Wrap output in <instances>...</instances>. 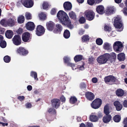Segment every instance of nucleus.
<instances>
[{
	"mask_svg": "<svg viewBox=\"0 0 127 127\" xmlns=\"http://www.w3.org/2000/svg\"><path fill=\"white\" fill-rule=\"evenodd\" d=\"M57 16L62 24L68 20L69 18L67 14L62 10L60 11L58 13Z\"/></svg>",
	"mask_w": 127,
	"mask_h": 127,
	"instance_id": "nucleus-1",
	"label": "nucleus"
},
{
	"mask_svg": "<svg viewBox=\"0 0 127 127\" xmlns=\"http://www.w3.org/2000/svg\"><path fill=\"white\" fill-rule=\"evenodd\" d=\"M114 25L116 28L119 29L118 31L120 32L123 30L122 24L120 16H118L115 18L114 21Z\"/></svg>",
	"mask_w": 127,
	"mask_h": 127,
	"instance_id": "nucleus-2",
	"label": "nucleus"
},
{
	"mask_svg": "<svg viewBox=\"0 0 127 127\" xmlns=\"http://www.w3.org/2000/svg\"><path fill=\"white\" fill-rule=\"evenodd\" d=\"M109 58V54L106 53L98 57L97 59V61L99 63L104 64L108 60Z\"/></svg>",
	"mask_w": 127,
	"mask_h": 127,
	"instance_id": "nucleus-3",
	"label": "nucleus"
},
{
	"mask_svg": "<svg viewBox=\"0 0 127 127\" xmlns=\"http://www.w3.org/2000/svg\"><path fill=\"white\" fill-rule=\"evenodd\" d=\"M84 14L87 19L89 21L93 20L95 16V13L91 10H86L84 12Z\"/></svg>",
	"mask_w": 127,
	"mask_h": 127,
	"instance_id": "nucleus-4",
	"label": "nucleus"
},
{
	"mask_svg": "<svg viewBox=\"0 0 127 127\" xmlns=\"http://www.w3.org/2000/svg\"><path fill=\"white\" fill-rule=\"evenodd\" d=\"M123 47L121 42L119 41L115 42L113 45L114 50L117 52H121L123 50Z\"/></svg>",
	"mask_w": 127,
	"mask_h": 127,
	"instance_id": "nucleus-5",
	"label": "nucleus"
},
{
	"mask_svg": "<svg viewBox=\"0 0 127 127\" xmlns=\"http://www.w3.org/2000/svg\"><path fill=\"white\" fill-rule=\"evenodd\" d=\"M102 104V100L99 98H97L94 100L91 104L92 108L95 109L98 108Z\"/></svg>",
	"mask_w": 127,
	"mask_h": 127,
	"instance_id": "nucleus-6",
	"label": "nucleus"
},
{
	"mask_svg": "<svg viewBox=\"0 0 127 127\" xmlns=\"http://www.w3.org/2000/svg\"><path fill=\"white\" fill-rule=\"evenodd\" d=\"M63 60L64 63L66 64L68 66L71 67L73 70L76 69L74 64L70 62V59L69 57L67 56H65L63 58Z\"/></svg>",
	"mask_w": 127,
	"mask_h": 127,
	"instance_id": "nucleus-7",
	"label": "nucleus"
},
{
	"mask_svg": "<svg viewBox=\"0 0 127 127\" xmlns=\"http://www.w3.org/2000/svg\"><path fill=\"white\" fill-rule=\"evenodd\" d=\"M16 18L15 16H12L11 17L6 21L7 25L9 27H13L16 22Z\"/></svg>",
	"mask_w": 127,
	"mask_h": 127,
	"instance_id": "nucleus-8",
	"label": "nucleus"
},
{
	"mask_svg": "<svg viewBox=\"0 0 127 127\" xmlns=\"http://www.w3.org/2000/svg\"><path fill=\"white\" fill-rule=\"evenodd\" d=\"M45 30L44 27L41 25H38L36 29V34L38 36H40L44 33Z\"/></svg>",
	"mask_w": 127,
	"mask_h": 127,
	"instance_id": "nucleus-9",
	"label": "nucleus"
},
{
	"mask_svg": "<svg viewBox=\"0 0 127 127\" xmlns=\"http://www.w3.org/2000/svg\"><path fill=\"white\" fill-rule=\"evenodd\" d=\"M13 43L16 45H18L21 43V37L19 35H15L12 39Z\"/></svg>",
	"mask_w": 127,
	"mask_h": 127,
	"instance_id": "nucleus-10",
	"label": "nucleus"
},
{
	"mask_svg": "<svg viewBox=\"0 0 127 127\" xmlns=\"http://www.w3.org/2000/svg\"><path fill=\"white\" fill-rule=\"evenodd\" d=\"M22 2L24 5L26 7H32L33 4L32 0H22Z\"/></svg>",
	"mask_w": 127,
	"mask_h": 127,
	"instance_id": "nucleus-11",
	"label": "nucleus"
},
{
	"mask_svg": "<svg viewBox=\"0 0 127 127\" xmlns=\"http://www.w3.org/2000/svg\"><path fill=\"white\" fill-rule=\"evenodd\" d=\"M23 40L25 42H28L31 39L30 34L28 32H26L23 34L22 35Z\"/></svg>",
	"mask_w": 127,
	"mask_h": 127,
	"instance_id": "nucleus-12",
	"label": "nucleus"
},
{
	"mask_svg": "<svg viewBox=\"0 0 127 127\" xmlns=\"http://www.w3.org/2000/svg\"><path fill=\"white\" fill-rule=\"evenodd\" d=\"M117 80V79L116 78L112 76H109L106 77L105 79V81L106 83L110 82V84H113Z\"/></svg>",
	"mask_w": 127,
	"mask_h": 127,
	"instance_id": "nucleus-13",
	"label": "nucleus"
},
{
	"mask_svg": "<svg viewBox=\"0 0 127 127\" xmlns=\"http://www.w3.org/2000/svg\"><path fill=\"white\" fill-rule=\"evenodd\" d=\"M52 106L56 108H57L60 105V100L57 99H54L51 101Z\"/></svg>",
	"mask_w": 127,
	"mask_h": 127,
	"instance_id": "nucleus-14",
	"label": "nucleus"
},
{
	"mask_svg": "<svg viewBox=\"0 0 127 127\" xmlns=\"http://www.w3.org/2000/svg\"><path fill=\"white\" fill-rule=\"evenodd\" d=\"M17 53L22 55H25L28 53V51L23 47H20L18 48L16 51Z\"/></svg>",
	"mask_w": 127,
	"mask_h": 127,
	"instance_id": "nucleus-15",
	"label": "nucleus"
},
{
	"mask_svg": "<svg viewBox=\"0 0 127 127\" xmlns=\"http://www.w3.org/2000/svg\"><path fill=\"white\" fill-rule=\"evenodd\" d=\"M26 29L30 31L34 30L35 26L34 23L31 22H28L26 25Z\"/></svg>",
	"mask_w": 127,
	"mask_h": 127,
	"instance_id": "nucleus-16",
	"label": "nucleus"
},
{
	"mask_svg": "<svg viewBox=\"0 0 127 127\" xmlns=\"http://www.w3.org/2000/svg\"><path fill=\"white\" fill-rule=\"evenodd\" d=\"M96 10L98 13L101 14H102L105 12L104 8L103 5H101L97 6Z\"/></svg>",
	"mask_w": 127,
	"mask_h": 127,
	"instance_id": "nucleus-17",
	"label": "nucleus"
},
{
	"mask_svg": "<svg viewBox=\"0 0 127 127\" xmlns=\"http://www.w3.org/2000/svg\"><path fill=\"white\" fill-rule=\"evenodd\" d=\"M64 8L65 10H70L72 7L71 3L69 1H66L63 4Z\"/></svg>",
	"mask_w": 127,
	"mask_h": 127,
	"instance_id": "nucleus-18",
	"label": "nucleus"
},
{
	"mask_svg": "<svg viewBox=\"0 0 127 127\" xmlns=\"http://www.w3.org/2000/svg\"><path fill=\"white\" fill-rule=\"evenodd\" d=\"M90 119L91 121L94 122L97 121L98 120V117L95 112L92 113L90 115Z\"/></svg>",
	"mask_w": 127,
	"mask_h": 127,
	"instance_id": "nucleus-19",
	"label": "nucleus"
},
{
	"mask_svg": "<svg viewBox=\"0 0 127 127\" xmlns=\"http://www.w3.org/2000/svg\"><path fill=\"white\" fill-rule=\"evenodd\" d=\"M55 26V24L52 21H49L46 23L47 29L50 31H52L53 29Z\"/></svg>",
	"mask_w": 127,
	"mask_h": 127,
	"instance_id": "nucleus-20",
	"label": "nucleus"
},
{
	"mask_svg": "<svg viewBox=\"0 0 127 127\" xmlns=\"http://www.w3.org/2000/svg\"><path fill=\"white\" fill-rule=\"evenodd\" d=\"M114 105L115 106L117 110L120 111L122 108V105L118 101H115L114 103Z\"/></svg>",
	"mask_w": 127,
	"mask_h": 127,
	"instance_id": "nucleus-21",
	"label": "nucleus"
},
{
	"mask_svg": "<svg viewBox=\"0 0 127 127\" xmlns=\"http://www.w3.org/2000/svg\"><path fill=\"white\" fill-rule=\"evenodd\" d=\"M56 28L54 29L53 31L55 33H59L62 30V28L61 25L59 24H57L56 25Z\"/></svg>",
	"mask_w": 127,
	"mask_h": 127,
	"instance_id": "nucleus-22",
	"label": "nucleus"
},
{
	"mask_svg": "<svg viewBox=\"0 0 127 127\" xmlns=\"http://www.w3.org/2000/svg\"><path fill=\"white\" fill-rule=\"evenodd\" d=\"M86 98L89 100H92L94 98V95L92 93L90 92H87L86 93Z\"/></svg>",
	"mask_w": 127,
	"mask_h": 127,
	"instance_id": "nucleus-23",
	"label": "nucleus"
},
{
	"mask_svg": "<svg viewBox=\"0 0 127 127\" xmlns=\"http://www.w3.org/2000/svg\"><path fill=\"white\" fill-rule=\"evenodd\" d=\"M103 47L104 49L107 50H111L112 49L111 44L107 42H105L104 43Z\"/></svg>",
	"mask_w": 127,
	"mask_h": 127,
	"instance_id": "nucleus-24",
	"label": "nucleus"
},
{
	"mask_svg": "<svg viewBox=\"0 0 127 127\" xmlns=\"http://www.w3.org/2000/svg\"><path fill=\"white\" fill-rule=\"evenodd\" d=\"M111 118V116L110 115H106L103 118V120L104 122L107 123L110 121Z\"/></svg>",
	"mask_w": 127,
	"mask_h": 127,
	"instance_id": "nucleus-25",
	"label": "nucleus"
},
{
	"mask_svg": "<svg viewBox=\"0 0 127 127\" xmlns=\"http://www.w3.org/2000/svg\"><path fill=\"white\" fill-rule=\"evenodd\" d=\"M115 10V9L113 7H108L106 10V13L108 15L111 14L113 13Z\"/></svg>",
	"mask_w": 127,
	"mask_h": 127,
	"instance_id": "nucleus-26",
	"label": "nucleus"
},
{
	"mask_svg": "<svg viewBox=\"0 0 127 127\" xmlns=\"http://www.w3.org/2000/svg\"><path fill=\"white\" fill-rule=\"evenodd\" d=\"M5 34L7 38H11L12 37L13 33L11 31L8 30L6 31Z\"/></svg>",
	"mask_w": 127,
	"mask_h": 127,
	"instance_id": "nucleus-27",
	"label": "nucleus"
},
{
	"mask_svg": "<svg viewBox=\"0 0 127 127\" xmlns=\"http://www.w3.org/2000/svg\"><path fill=\"white\" fill-rule=\"evenodd\" d=\"M118 59L120 61H123L125 59V55L122 53L119 54L117 56Z\"/></svg>",
	"mask_w": 127,
	"mask_h": 127,
	"instance_id": "nucleus-28",
	"label": "nucleus"
},
{
	"mask_svg": "<svg viewBox=\"0 0 127 127\" xmlns=\"http://www.w3.org/2000/svg\"><path fill=\"white\" fill-rule=\"evenodd\" d=\"M65 23H64L63 24V25H66L69 28L71 29H72L74 27L73 25H72L71 24V22L70 20L69 19L66 21L65 22Z\"/></svg>",
	"mask_w": 127,
	"mask_h": 127,
	"instance_id": "nucleus-29",
	"label": "nucleus"
},
{
	"mask_svg": "<svg viewBox=\"0 0 127 127\" xmlns=\"http://www.w3.org/2000/svg\"><path fill=\"white\" fill-rule=\"evenodd\" d=\"M46 13L42 12L39 14V17L40 19L41 20H44L46 18Z\"/></svg>",
	"mask_w": 127,
	"mask_h": 127,
	"instance_id": "nucleus-30",
	"label": "nucleus"
},
{
	"mask_svg": "<svg viewBox=\"0 0 127 127\" xmlns=\"http://www.w3.org/2000/svg\"><path fill=\"white\" fill-rule=\"evenodd\" d=\"M17 20L18 23L20 24H22L24 22V17L22 15H20L18 17Z\"/></svg>",
	"mask_w": 127,
	"mask_h": 127,
	"instance_id": "nucleus-31",
	"label": "nucleus"
},
{
	"mask_svg": "<svg viewBox=\"0 0 127 127\" xmlns=\"http://www.w3.org/2000/svg\"><path fill=\"white\" fill-rule=\"evenodd\" d=\"M116 94L118 96H122L124 94V91L121 89H118L116 91Z\"/></svg>",
	"mask_w": 127,
	"mask_h": 127,
	"instance_id": "nucleus-32",
	"label": "nucleus"
},
{
	"mask_svg": "<svg viewBox=\"0 0 127 127\" xmlns=\"http://www.w3.org/2000/svg\"><path fill=\"white\" fill-rule=\"evenodd\" d=\"M31 76L33 77L34 80L37 81L38 80V79L37 77V73L35 72L32 71L30 73Z\"/></svg>",
	"mask_w": 127,
	"mask_h": 127,
	"instance_id": "nucleus-33",
	"label": "nucleus"
},
{
	"mask_svg": "<svg viewBox=\"0 0 127 127\" xmlns=\"http://www.w3.org/2000/svg\"><path fill=\"white\" fill-rule=\"evenodd\" d=\"M64 37L66 39L68 38L70 36V34L69 31L67 30H65L64 33Z\"/></svg>",
	"mask_w": 127,
	"mask_h": 127,
	"instance_id": "nucleus-34",
	"label": "nucleus"
},
{
	"mask_svg": "<svg viewBox=\"0 0 127 127\" xmlns=\"http://www.w3.org/2000/svg\"><path fill=\"white\" fill-rule=\"evenodd\" d=\"M90 38V37L88 35H85L82 36V40L83 42H86L88 41Z\"/></svg>",
	"mask_w": 127,
	"mask_h": 127,
	"instance_id": "nucleus-35",
	"label": "nucleus"
},
{
	"mask_svg": "<svg viewBox=\"0 0 127 127\" xmlns=\"http://www.w3.org/2000/svg\"><path fill=\"white\" fill-rule=\"evenodd\" d=\"M83 58L82 56L81 55H78L75 56L74 57V59L75 61L76 62L82 60Z\"/></svg>",
	"mask_w": 127,
	"mask_h": 127,
	"instance_id": "nucleus-36",
	"label": "nucleus"
},
{
	"mask_svg": "<svg viewBox=\"0 0 127 127\" xmlns=\"http://www.w3.org/2000/svg\"><path fill=\"white\" fill-rule=\"evenodd\" d=\"M69 17L75 20L76 19V16L75 13L72 11H70L69 14Z\"/></svg>",
	"mask_w": 127,
	"mask_h": 127,
	"instance_id": "nucleus-37",
	"label": "nucleus"
},
{
	"mask_svg": "<svg viewBox=\"0 0 127 127\" xmlns=\"http://www.w3.org/2000/svg\"><path fill=\"white\" fill-rule=\"evenodd\" d=\"M109 106L108 105H106L104 107V112L106 115H108L109 113Z\"/></svg>",
	"mask_w": 127,
	"mask_h": 127,
	"instance_id": "nucleus-38",
	"label": "nucleus"
},
{
	"mask_svg": "<svg viewBox=\"0 0 127 127\" xmlns=\"http://www.w3.org/2000/svg\"><path fill=\"white\" fill-rule=\"evenodd\" d=\"M121 117L118 115H115L113 119L114 121L115 122H119L121 120Z\"/></svg>",
	"mask_w": 127,
	"mask_h": 127,
	"instance_id": "nucleus-39",
	"label": "nucleus"
},
{
	"mask_svg": "<svg viewBox=\"0 0 127 127\" xmlns=\"http://www.w3.org/2000/svg\"><path fill=\"white\" fill-rule=\"evenodd\" d=\"M42 7L43 9H47L49 6L50 5L47 2H44L42 4Z\"/></svg>",
	"mask_w": 127,
	"mask_h": 127,
	"instance_id": "nucleus-40",
	"label": "nucleus"
},
{
	"mask_svg": "<svg viewBox=\"0 0 127 127\" xmlns=\"http://www.w3.org/2000/svg\"><path fill=\"white\" fill-rule=\"evenodd\" d=\"M81 63L82 64L81 65H78L77 67V68L79 70H83L84 69V65L85 64L83 62H82Z\"/></svg>",
	"mask_w": 127,
	"mask_h": 127,
	"instance_id": "nucleus-41",
	"label": "nucleus"
},
{
	"mask_svg": "<svg viewBox=\"0 0 127 127\" xmlns=\"http://www.w3.org/2000/svg\"><path fill=\"white\" fill-rule=\"evenodd\" d=\"M77 99L74 96L71 97L70 99V102L71 104H74L77 101Z\"/></svg>",
	"mask_w": 127,
	"mask_h": 127,
	"instance_id": "nucleus-42",
	"label": "nucleus"
},
{
	"mask_svg": "<svg viewBox=\"0 0 127 127\" xmlns=\"http://www.w3.org/2000/svg\"><path fill=\"white\" fill-rule=\"evenodd\" d=\"M25 16L26 18L27 19H30L32 18V14L29 12H26Z\"/></svg>",
	"mask_w": 127,
	"mask_h": 127,
	"instance_id": "nucleus-43",
	"label": "nucleus"
},
{
	"mask_svg": "<svg viewBox=\"0 0 127 127\" xmlns=\"http://www.w3.org/2000/svg\"><path fill=\"white\" fill-rule=\"evenodd\" d=\"M0 46L2 48H4L6 46V42L4 40H2L0 43Z\"/></svg>",
	"mask_w": 127,
	"mask_h": 127,
	"instance_id": "nucleus-44",
	"label": "nucleus"
},
{
	"mask_svg": "<svg viewBox=\"0 0 127 127\" xmlns=\"http://www.w3.org/2000/svg\"><path fill=\"white\" fill-rule=\"evenodd\" d=\"M96 42L97 44L98 45H101L103 43L102 40L100 38H98L96 39Z\"/></svg>",
	"mask_w": 127,
	"mask_h": 127,
	"instance_id": "nucleus-45",
	"label": "nucleus"
},
{
	"mask_svg": "<svg viewBox=\"0 0 127 127\" xmlns=\"http://www.w3.org/2000/svg\"><path fill=\"white\" fill-rule=\"evenodd\" d=\"M4 60L6 63H9L10 61V58L8 56H5L4 58Z\"/></svg>",
	"mask_w": 127,
	"mask_h": 127,
	"instance_id": "nucleus-46",
	"label": "nucleus"
},
{
	"mask_svg": "<svg viewBox=\"0 0 127 127\" xmlns=\"http://www.w3.org/2000/svg\"><path fill=\"white\" fill-rule=\"evenodd\" d=\"M104 30L105 31H109L111 30V29L108 25H105L104 27Z\"/></svg>",
	"mask_w": 127,
	"mask_h": 127,
	"instance_id": "nucleus-47",
	"label": "nucleus"
},
{
	"mask_svg": "<svg viewBox=\"0 0 127 127\" xmlns=\"http://www.w3.org/2000/svg\"><path fill=\"white\" fill-rule=\"evenodd\" d=\"M48 111L49 112H52L54 114L56 113L55 110L53 108H51L49 109L48 110Z\"/></svg>",
	"mask_w": 127,
	"mask_h": 127,
	"instance_id": "nucleus-48",
	"label": "nucleus"
},
{
	"mask_svg": "<svg viewBox=\"0 0 127 127\" xmlns=\"http://www.w3.org/2000/svg\"><path fill=\"white\" fill-rule=\"evenodd\" d=\"M6 21L7 20H6L4 19H2L0 21V23L2 25L5 26L7 25Z\"/></svg>",
	"mask_w": 127,
	"mask_h": 127,
	"instance_id": "nucleus-49",
	"label": "nucleus"
},
{
	"mask_svg": "<svg viewBox=\"0 0 127 127\" xmlns=\"http://www.w3.org/2000/svg\"><path fill=\"white\" fill-rule=\"evenodd\" d=\"M110 56L112 59H115L116 58V56L115 53L112 52L110 53Z\"/></svg>",
	"mask_w": 127,
	"mask_h": 127,
	"instance_id": "nucleus-50",
	"label": "nucleus"
},
{
	"mask_svg": "<svg viewBox=\"0 0 127 127\" xmlns=\"http://www.w3.org/2000/svg\"><path fill=\"white\" fill-rule=\"evenodd\" d=\"M95 60V59L92 57L89 58V63L90 64H93Z\"/></svg>",
	"mask_w": 127,
	"mask_h": 127,
	"instance_id": "nucleus-51",
	"label": "nucleus"
},
{
	"mask_svg": "<svg viewBox=\"0 0 127 127\" xmlns=\"http://www.w3.org/2000/svg\"><path fill=\"white\" fill-rule=\"evenodd\" d=\"M88 3L89 5H92L95 2L94 0H88Z\"/></svg>",
	"mask_w": 127,
	"mask_h": 127,
	"instance_id": "nucleus-52",
	"label": "nucleus"
},
{
	"mask_svg": "<svg viewBox=\"0 0 127 127\" xmlns=\"http://www.w3.org/2000/svg\"><path fill=\"white\" fill-rule=\"evenodd\" d=\"M25 106L26 108H30L32 107L31 104L29 102H28L26 103Z\"/></svg>",
	"mask_w": 127,
	"mask_h": 127,
	"instance_id": "nucleus-53",
	"label": "nucleus"
},
{
	"mask_svg": "<svg viewBox=\"0 0 127 127\" xmlns=\"http://www.w3.org/2000/svg\"><path fill=\"white\" fill-rule=\"evenodd\" d=\"M85 19L83 17H81L79 20L81 24L84 23L85 22Z\"/></svg>",
	"mask_w": 127,
	"mask_h": 127,
	"instance_id": "nucleus-54",
	"label": "nucleus"
},
{
	"mask_svg": "<svg viewBox=\"0 0 127 127\" xmlns=\"http://www.w3.org/2000/svg\"><path fill=\"white\" fill-rule=\"evenodd\" d=\"M122 11L125 16H127V7H124Z\"/></svg>",
	"mask_w": 127,
	"mask_h": 127,
	"instance_id": "nucleus-55",
	"label": "nucleus"
},
{
	"mask_svg": "<svg viewBox=\"0 0 127 127\" xmlns=\"http://www.w3.org/2000/svg\"><path fill=\"white\" fill-rule=\"evenodd\" d=\"M56 9L55 8H53L51 11V13L52 15H53L55 14L56 13Z\"/></svg>",
	"mask_w": 127,
	"mask_h": 127,
	"instance_id": "nucleus-56",
	"label": "nucleus"
},
{
	"mask_svg": "<svg viewBox=\"0 0 127 127\" xmlns=\"http://www.w3.org/2000/svg\"><path fill=\"white\" fill-rule=\"evenodd\" d=\"M124 127H127V118H125L124 120Z\"/></svg>",
	"mask_w": 127,
	"mask_h": 127,
	"instance_id": "nucleus-57",
	"label": "nucleus"
},
{
	"mask_svg": "<svg viewBox=\"0 0 127 127\" xmlns=\"http://www.w3.org/2000/svg\"><path fill=\"white\" fill-rule=\"evenodd\" d=\"M86 127H93V124L91 123L87 122L86 125Z\"/></svg>",
	"mask_w": 127,
	"mask_h": 127,
	"instance_id": "nucleus-58",
	"label": "nucleus"
},
{
	"mask_svg": "<svg viewBox=\"0 0 127 127\" xmlns=\"http://www.w3.org/2000/svg\"><path fill=\"white\" fill-rule=\"evenodd\" d=\"M84 32L85 31L84 30L81 29L79 30L78 33L79 34L82 35L83 34Z\"/></svg>",
	"mask_w": 127,
	"mask_h": 127,
	"instance_id": "nucleus-59",
	"label": "nucleus"
},
{
	"mask_svg": "<svg viewBox=\"0 0 127 127\" xmlns=\"http://www.w3.org/2000/svg\"><path fill=\"white\" fill-rule=\"evenodd\" d=\"M17 32L18 34H21L23 32L22 29V28H19L17 31Z\"/></svg>",
	"mask_w": 127,
	"mask_h": 127,
	"instance_id": "nucleus-60",
	"label": "nucleus"
},
{
	"mask_svg": "<svg viewBox=\"0 0 127 127\" xmlns=\"http://www.w3.org/2000/svg\"><path fill=\"white\" fill-rule=\"evenodd\" d=\"M92 81L93 83H95L97 82V79L96 78H94L92 79Z\"/></svg>",
	"mask_w": 127,
	"mask_h": 127,
	"instance_id": "nucleus-61",
	"label": "nucleus"
},
{
	"mask_svg": "<svg viewBox=\"0 0 127 127\" xmlns=\"http://www.w3.org/2000/svg\"><path fill=\"white\" fill-rule=\"evenodd\" d=\"M123 104L124 107H127V100H125L123 102Z\"/></svg>",
	"mask_w": 127,
	"mask_h": 127,
	"instance_id": "nucleus-62",
	"label": "nucleus"
},
{
	"mask_svg": "<svg viewBox=\"0 0 127 127\" xmlns=\"http://www.w3.org/2000/svg\"><path fill=\"white\" fill-rule=\"evenodd\" d=\"M27 90L29 91H31L32 89V87L31 85H28L27 87Z\"/></svg>",
	"mask_w": 127,
	"mask_h": 127,
	"instance_id": "nucleus-63",
	"label": "nucleus"
},
{
	"mask_svg": "<svg viewBox=\"0 0 127 127\" xmlns=\"http://www.w3.org/2000/svg\"><path fill=\"white\" fill-rule=\"evenodd\" d=\"M24 98L25 97L23 96H19L18 97V99L21 101L23 100Z\"/></svg>",
	"mask_w": 127,
	"mask_h": 127,
	"instance_id": "nucleus-64",
	"label": "nucleus"
}]
</instances>
